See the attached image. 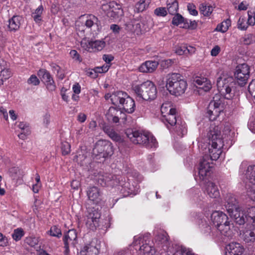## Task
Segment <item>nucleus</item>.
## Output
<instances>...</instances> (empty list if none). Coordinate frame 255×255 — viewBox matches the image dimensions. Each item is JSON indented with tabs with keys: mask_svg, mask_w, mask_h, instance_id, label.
Instances as JSON below:
<instances>
[{
	"mask_svg": "<svg viewBox=\"0 0 255 255\" xmlns=\"http://www.w3.org/2000/svg\"><path fill=\"white\" fill-rule=\"evenodd\" d=\"M221 80V78L218 79L217 85L218 91L224 96L216 94L213 97V100L210 102L207 109V117L209 118L211 121L217 120L220 115L223 113L227 105L226 103L225 100H231L234 96V94L231 93L232 89L231 87L226 83L227 79H224L223 81Z\"/></svg>",
	"mask_w": 255,
	"mask_h": 255,
	"instance_id": "f257e3e1",
	"label": "nucleus"
},
{
	"mask_svg": "<svg viewBox=\"0 0 255 255\" xmlns=\"http://www.w3.org/2000/svg\"><path fill=\"white\" fill-rule=\"evenodd\" d=\"M207 137L209 140V144L210 146L209 147V152L210 153V157L208 155V158L207 161L210 163L208 160L209 158L211 160H216L222 152V148L225 149H229L234 143L233 140L229 139V140L225 142L224 140V137L223 135L221 133L220 129L213 128L210 130L207 134ZM207 156L205 155L200 163L203 161L204 157ZM210 164V163H209ZM211 165V164H210Z\"/></svg>",
	"mask_w": 255,
	"mask_h": 255,
	"instance_id": "f03ea898",
	"label": "nucleus"
},
{
	"mask_svg": "<svg viewBox=\"0 0 255 255\" xmlns=\"http://www.w3.org/2000/svg\"><path fill=\"white\" fill-rule=\"evenodd\" d=\"M208 156L204 157L203 161L199 164L198 175L201 180L204 181L205 191L211 198H216L219 196L220 193L217 186L212 182L209 181V176L212 172L213 166L207 161Z\"/></svg>",
	"mask_w": 255,
	"mask_h": 255,
	"instance_id": "7ed1b4c3",
	"label": "nucleus"
},
{
	"mask_svg": "<svg viewBox=\"0 0 255 255\" xmlns=\"http://www.w3.org/2000/svg\"><path fill=\"white\" fill-rule=\"evenodd\" d=\"M125 133L134 144H143L148 148L155 147L157 144L155 137L148 131L142 128H126Z\"/></svg>",
	"mask_w": 255,
	"mask_h": 255,
	"instance_id": "20e7f679",
	"label": "nucleus"
},
{
	"mask_svg": "<svg viewBox=\"0 0 255 255\" xmlns=\"http://www.w3.org/2000/svg\"><path fill=\"white\" fill-rule=\"evenodd\" d=\"M165 86L170 94L178 96L185 93L187 83L180 74L172 73L167 75Z\"/></svg>",
	"mask_w": 255,
	"mask_h": 255,
	"instance_id": "39448f33",
	"label": "nucleus"
},
{
	"mask_svg": "<svg viewBox=\"0 0 255 255\" xmlns=\"http://www.w3.org/2000/svg\"><path fill=\"white\" fill-rule=\"evenodd\" d=\"M114 153L112 143L108 140H98L93 149V158L98 162H103L105 158Z\"/></svg>",
	"mask_w": 255,
	"mask_h": 255,
	"instance_id": "423d86ee",
	"label": "nucleus"
},
{
	"mask_svg": "<svg viewBox=\"0 0 255 255\" xmlns=\"http://www.w3.org/2000/svg\"><path fill=\"white\" fill-rule=\"evenodd\" d=\"M132 90L137 97L145 101L153 100L156 97V87L150 81L135 86Z\"/></svg>",
	"mask_w": 255,
	"mask_h": 255,
	"instance_id": "0eeeda50",
	"label": "nucleus"
},
{
	"mask_svg": "<svg viewBox=\"0 0 255 255\" xmlns=\"http://www.w3.org/2000/svg\"><path fill=\"white\" fill-rule=\"evenodd\" d=\"M118 97L114 96L113 101L118 102L120 109H123L128 114L133 113L135 109V104L134 100L126 92L122 91L118 93Z\"/></svg>",
	"mask_w": 255,
	"mask_h": 255,
	"instance_id": "6e6552de",
	"label": "nucleus"
},
{
	"mask_svg": "<svg viewBox=\"0 0 255 255\" xmlns=\"http://www.w3.org/2000/svg\"><path fill=\"white\" fill-rule=\"evenodd\" d=\"M235 82L240 86L243 87L248 83L250 76V67L246 63L238 65L234 74Z\"/></svg>",
	"mask_w": 255,
	"mask_h": 255,
	"instance_id": "1a4fd4ad",
	"label": "nucleus"
},
{
	"mask_svg": "<svg viewBox=\"0 0 255 255\" xmlns=\"http://www.w3.org/2000/svg\"><path fill=\"white\" fill-rule=\"evenodd\" d=\"M102 9L107 11V16L111 19H118L124 15L121 5L115 1L102 4Z\"/></svg>",
	"mask_w": 255,
	"mask_h": 255,
	"instance_id": "9d476101",
	"label": "nucleus"
},
{
	"mask_svg": "<svg viewBox=\"0 0 255 255\" xmlns=\"http://www.w3.org/2000/svg\"><path fill=\"white\" fill-rule=\"evenodd\" d=\"M62 241L64 244V254L65 255H69L70 253V247H74L78 244L77 233L76 230L71 229L65 232Z\"/></svg>",
	"mask_w": 255,
	"mask_h": 255,
	"instance_id": "9b49d317",
	"label": "nucleus"
},
{
	"mask_svg": "<svg viewBox=\"0 0 255 255\" xmlns=\"http://www.w3.org/2000/svg\"><path fill=\"white\" fill-rule=\"evenodd\" d=\"M92 174L96 177V180L99 184L103 186H117L119 176L112 174L104 173L102 172H93Z\"/></svg>",
	"mask_w": 255,
	"mask_h": 255,
	"instance_id": "f8f14e48",
	"label": "nucleus"
},
{
	"mask_svg": "<svg viewBox=\"0 0 255 255\" xmlns=\"http://www.w3.org/2000/svg\"><path fill=\"white\" fill-rule=\"evenodd\" d=\"M88 214L86 225L91 230L95 231L99 226V219L101 213L95 207L87 208Z\"/></svg>",
	"mask_w": 255,
	"mask_h": 255,
	"instance_id": "ddd939ff",
	"label": "nucleus"
},
{
	"mask_svg": "<svg viewBox=\"0 0 255 255\" xmlns=\"http://www.w3.org/2000/svg\"><path fill=\"white\" fill-rule=\"evenodd\" d=\"M100 249V242L97 238H93L81 248L80 255H98Z\"/></svg>",
	"mask_w": 255,
	"mask_h": 255,
	"instance_id": "4468645a",
	"label": "nucleus"
},
{
	"mask_svg": "<svg viewBox=\"0 0 255 255\" xmlns=\"http://www.w3.org/2000/svg\"><path fill=\"white\" fill-rule=\"evenodd\" d=\"M118 179L116 186L118 187V189L123 197H127L130 194H134V186L131 185L128 181H127L125 177L119 176Z\"/></svg>",
	"mask_w": 255,
	"mask_h": 255,
	"instance_id": "2eb2a0df",
	"label": "nucleus"
},
{
	"mask_svg": "<svg viewBox=\"0 0 255 255\" xmlns=\"http://www.w3.org/2000/svg\"><path fill=\"white\" fill-rule=\"evenodd\" d=\"M142 243V246L139 247L138 255H154L155 253L154 249L148 244L143 243V239L141 236L134 237L133 244L134 246L140 245Z\"/></svg>",
	"mask_w": 255,
	"mask_h": 255,
	"instance_id": "dca6fc26",
	"label": "nucleus"
},
{
	"mask_svg": "<svg viewBox=\"0 0 255 255\" xmlns=\"http://www.w3.org/2000/svg\"><path fill=\"white\" fill-rule=\"evenodd\" d=\"M196 220L202 232L204 234H210L213 237L217 236V235H215V234L216 231L215 230L214 227H211L208 223L209 220L207 218H204V217L201 218L200 216H197Z\"/></svg>",
	"mask_w": 255,
	"mask_h": 255,
	"instance_id": "f3484780",
	"label": "nucleus"
},
{
	"mask_svg": "<svg viewBox=\"0 0 255 255\" xmlns=\"http://www.w3.org/2000/svg\"><path fill=\"white\" fill-rule=\"evenodd\" d=\"M211 221L215 227V230L217 231V228L223 224L226 221L228 220V216L222 211H215L211 215Z\"/></svg>",
	"mask_w": 255,
	"mask_h": 255,
	"instance_id": "a211bd4d",
	"label": "nucleus"
},
{
	"mask_svg": "<svg viewBox=\"0 0 255 255\" xmlns=\"http://www.w3.org/2000/svg\"><path fill=\"white\" fill-rule=\"evenodd\" d=\"M87 194L89 200L96 205L102 199V193L100 189L96 186L89 187L87 191Z\"/></svg>",
	"mask_w": 255,
	"mask_h": 255,
	"instance_id": "6ab92c4d",
	"label": "nucleus"
},
{
	"mask_svg": "<svg viewBox=\"0 0 255 255\" xmlns=\"http://www.w3.org/2000/svg\"><path fill=\"white\" fill-rule=\"evenodd\" d=\"M100 22L97 17L93 14H88L86 16L85 25L87 28L93 30L94 31H99Z\"/></svg>",
	"mask_w": 255,
	"mask_h": 255,
	"instance_id": "aec40b11",
	"label": "nucleus"
},
{
	"mask_svg": "<svg viewBox=\"0 0 255 255\" xmlns=\"http://www.w3.org/2000/svg\"><path fill=\"white\" fill-rule=\"evenodd\" d=\"M159 63L156 61H146L139 67L138 69L142 73H152L156 69Z\"/></svg>",
	"mask_w": 255,
	"mask_h": 255,
	"instance_id": "412c9836",
	"label": "nucleus"
},
{
	"mask_svg": "<svg viewBox=\"0 0 255 255\" xmlns=\"http://www.w3.org/2000/svg\"><path fill=\"white\" fill-rule=\"evenodd\" d=\"M23 18L19 15H13L8 20V28L10 31L15 32L17 31L20 26Z\"/></svg>",
	"mask_w": 255,
	"mask_h": 255,
	"instance_id": "4be33fe9",
	"label": "nucleus"
},
{
	"mask_svg": "<svg viewBox=\"0 0 255 255\" xmlns=\"http://www.w3.org/2000/svg\"><path fill=\"white\" fill-rule=\"evenodd\" d=\"M226 248L231 255H242L245 251L243 246L236 242L230 243Z\"/></svg>",
	"mask_w": 255,
	"mask_h": 255,
	"instance_id": "5701e85b",
	"label": "nucleus"
},
{
	"mask_svg": "<svg viewBox=\"0 0 255 255\" xmlns=\"http://www.w3.org/2000/svg\"><path fill=\"white\" fill-rule=\"evenodd\" d=\"M225 208L228 212L233 210L237 209L239 207L236 198L232 194H227L225 198Z\"/></svg>",
	"mask_w": 255,
	"mask_h": 255,
	"instance_id": "b1692460",
	"label": "nucleus"
},
{
	"mask_svg": "<svg viewBox=\"0 0 255 255\" xmlns=\"http://www.w3.org/2000/svg\"><path fill=\"white\" fill-rule=\"evenodd\" d=\"M231 225L230 222L227 220L221 226H219L218 228H217V234L216 235L218 236V234L220 233L226 237H231L232 234V231L231 230Z\"/></svg>",
	"mask_w": 255,
	"mask_h": 255,
	"instance_id": "393cba45",
	"label": "nucleus"
},
{
	"mask_svg": "<svg viewBox=\"0 0 255 255\" xmlns=\"http://www.w3.org/2000/svg\"><path fill=\"white\" fill-rule=\"evenodd\" d=\"M244 240L246 243L255 241V226L251 225L243 234Z\"/></svg>",
	"mask_w": 255,
	"mask_h": 255,
	"instance_id": "a878e982",
	"label": "nucleus"
},
{
	"mask_svg": "<svg viewBox=\"0 0 255 255\" xmlns=\"http://www.w3.org/2000/svg\"><path fill=\"white\" fill-rule=\"evenodd\" d=\"M194 82L199 86H203L201 88L206 92L209 91L212 88L211 83L206 78L196 77Z\"/></svg>",
	"mask_w": 255,
	"mask_h": 255,
	"instance_id": "bb28decb",
	"label": "nucleus"
},
{
	"mask_svg": "<svg viewBox=\"0 0 255 255\" xmlns=\"http://www.w3.org/2000/svg\"><path fill=\"white\" fill-rule=\"evenodd\" d=\"M246 177L252 186H255V165H250L246 171Z\"/></svg>",
	"mask_w": 255,
	"mask_h": 255,
	"instance_id": "cd10ccee",
	"label": "nucleus"
},
{
	"mask_svg": "<svg viewBox=\"0 0 255 255\" xmlns=\"http://www.w3.org/2000/svg\"><path fill=\"white\" fill-rule=\"evenodd\" d=\"M175 115L176 113H172L167 115H163V118H162L161 120L167 127L168 125H169L170 126H173L177 122V119Z\"/></svg>",
	"mask_w": 255,
	"mask_h": 255,
	"instance_id": "c85d7f7f",
	"label": "nucleus"
},
{
	"mask_svg": "<svg viewBox=\"0 0 255 255\" xmlns=\"http://www.w3.org/2000/svg\"><path fill=\"white\" fill-rule=\"evenodd\" d=\"M167 9L169 14L174 15L178 10V2L177 0H167Z\"/></svg>",
	"mask_w": 255,
	"mask_h": 255,
	"instance_id": "c756f323",
	"label": "nucleus"
},
{
	"mask_svg": "<svg viewBox=\"0 0 255 255\" xmlns=\"http://www.w3.org/2000/svg\"><path fill=\"white\" fill-rule=\"evenodd\" d=\"M104 132L114 141L122 142L123 139L122 136L118 133L115 128H103Z\"/></svg>",
	"mask_w": 255,
	"mask_h": 255,
	"instance_id": "7c9ffc66",
	"label": "nucleus"
},
{
	"mask_svg": "<svg viewBox=\"0 0 255 255\" xmlns=\"http://www.w3.org/2000/svg\"><path fill=\"white\" fill-rule=\"evenodd\" d=\"M44 10L43 6L42 4L40 5L34 12H32L31 16L33 18L34 21L37 24H40L42 21L41 15Z\"/></svg>",
	"mask_w": 255,
	"mask_h": 255,
	"instance_id": "2f4dec72",
	"label": "nucleus"
},
{
	"mask_svg": "<svg viewBox=\"0 0 255 255\" xmlns=\"http://www.w3.org/2000/svg\"><path fill=\"white\" fill-rule=\"evenodd\" d=\"M151 0H139L135 5L134 11L137 12H142L148 6Z\"/></svg>",
	"mask_w": 255,
	"mask_h": 255,
	"instance_id": "473e14b6",
	"label": "nucleus"
},
{
	"mask_svg": "<svg viewBox=\"0 0 255 255\" xmlns=\"http://www.w3.org/2000/svg\"><path fill=\"white\" fill-rule=\"evenodd\" d=\"M105 42L104 41L96 40L90 41L88 43V47L89 48H92L96 50L100 51L105 47Z\"/></svg>",
	"mask_w": 255,
	"mask_h": 255,
	"instance_id": "72a5a7b5",
	"label": "nucleus"
},
{
	"mask_svg": "<svg viewBox=\"0 0 255 255\" xmlns=\"http://www.w3.org/2000/svg\"><path fill=\"white\" fill-rule=\"evenodd\" d=\"M199 10L201 14L204 16H208L212 13L213 7L206 3H202L200 5Z\"/></svg>",
	"mask_w": 255,
	"mask_h": 255,
	"instance_id": "f704fd0d",
	"label": "nucleus"
},
{
	"mask_svg": "<svg viewBox=\"0 0 255 255\" xmlns=\"http://www.w3.org/2000/svg\"><path fill=\"white\" fill-rule=\"evenodd\" d=\"M38 75L41 77L42 81L45 84L53 78L50 73L45 69H40L38 71Z\"/></svg>",
	"mask_w": 255,
	"mask_h": 255,
	"instance_id": "c9c22d12",
	"label": "nucleus"
},
{
	"mask_svg": "<svg viewBox=\"0 0 255 255\" xmlns=\"http://www.w3.org/2000/svg\"><path fill=\"white\" fill-rule=\"evenodd\" d=\"M156 242H158V244H163L166 246L168 241V237L166 233L161 232L159 233L155 237Z\"/></svg>",
	"mask_w": 255,
	"mask_h": 255,
	"instance_id": "e433bc0d",
	"label": "nucleus"
},
{
	"mask_svg": "<svg viewBox=\"0 0 255 255\" xmlns=\"http://www.w3.org/2000/svg\"><path fill=\"white\" fill-rule=\"evenodd\" d=\"M39 242V238L34 236H28L25 238L24 242L31 247H34Z\"/></svg>",
	"mask_w": 255,
	"mask_h": 255,
	"instance_id": "4c0bfd02",
	"label": "nucleus"
},
{
	"mask_svg": "<svg viewBox=\"0 0 255 255\" xmlns=\"http://www.w3.org/2000/svg\"><path fill=\"white\" fill-rule=\"evenodd\" d=\"M248 217L246 219L249 223L255 226V207H252L247 210Z\"/></svg>",
	"mask_w": 255,
	"mask_h": 255,
	"instance_id": "58836bf2",
	"label": "nucleus"
},
{
	"mask_svg": "<svg viewBox=\"0 0 255 255\" xmlns=\"http://www.w3.org/2000/svg\"><path fill=\"white\" fill-rule=\"evenodd\" d=\"M24 235V232L23 230L21 228H19L14 230L12 234V237L14 241L17 242L20 240Z\"/></svg>",
	"mask_w": 255,
	"mask_h": 255,
	"instance_id": "ea45409f",
	"label": "nucleus"
},
{
	"mask_svg": "<svg viewBox=\"0 0 255 255\" xmlns=\"http://www.w3.org/2000/svg\"><path fill=\"white\" fill-rule=\"evenodd\" d=\"M174 15V16L172 20V23L174 25L178 26L181 23H183V25L184 24L186 19L184 18L180 14L177 12Z\"/></svg>",
	"mask_w": 255,
	"mask_h": 255,
	"instance_id": "a19ab883",
	"label": "nucleus"
},
{
	"mask_svg": "<svg viewBox=\"0 0 255 255\" xmlns=\"http://www.w3.org/2000/svg\"><path fill=\"white\" fill-rule=\"evenodd\" d=\"M50 236L60 238L62 236V232L60 228L57 226H53L48 231Z\"/></svg>",
	"mask_w": 255,
	"mask_h": 255,
	"instance_id": "79ce46f5",
	"label": "nucleus"
},
{
	"mask_svg": "<svg viewBox=\"0 0 255 255\" xmlns=\"http://www.w3.org/2000/svg\"><path fill=\"white\" fill-rule=\"evenodd\" d=\"M61 149L62 155H67L70 152L71 145L70 143L67 141H62L61 143Z\"/></svg>",
	"mask_w": 255,
	"mask_h": 255,
	"instance_id": "37998d69",
	"label": "nucleus"
},
{
	"mask_svg": "<svg viewBox=\"0 0 255 255\" xmlns=\"http://www.w3.org/2000/svg\"><path fill=\"white\" fill-rule=\"evenodd\" d=\"M167 104H163L161 107V112L162 114V118L163 115H167L170 113H176V110L175 108H171L169 106H167Z\"/></svg>",
	"mask_w": 255,
	"mask_h": 255,
	"instance_id": "c03bdc74",
	"label": "nucleus"
},
{
	"mask_svg": "<svg viewBox=\"0 0 255 255\" xmlns=\"http://www.w3.org/2000/svg\"><path fill=\"white\" fill-rule=\"evenodd\" d=\"M249 25L248 21H246V19L243 17H240L238 21V28L242 30H245Z\"/></svg>",
	"mask_w": 255,
	"mask_h": 255,
	"instance_id": "a18cd8bd",
	"label": "nucleus"
},
{
	"mask_svg": "<svg viewBox=\"0 0 255 255\" xmlns=\"http://www.w3.org/2000/svg\"><path fill=\"white\" fill-rule=\"evenodd\" d=\"M169 131L171 133L176 134L179 137H183L187 132V128H170Z\"/></svg>",
	"mask_w": 255,
	"mask_h": 255,
	"instance_id": "49530a36",
	"label": "nucleus"
},
{
	"mask_svg": "<svg viewBox=\"0 0 255 255\" xmlns=\"http://www.w3.org/2000/svg\"><path fill=\"white\" fill-rule=\"evenodd\" d=\"M248 214H246L245 213H243L241 215L239 216V218L235 217L234 221L240 225H244L245 223L250 224L249 221L246 219L248 217Z\"/></svg>",
	"mask_w": 255,
	"mask_h": 255,
	"instance_id": "de8ad7c7",
	"label": "nucleus"
},
{
	"mask_svg": "<svg viewBox=\"0 0 255 255\" xmlns=\"http://www.w3.org/2000/svg\"><path fill=\"white\" fill-rule=\"evenodd\" d=\"M246 188L248 196L255 201V186L250 187V184H248L246 185Z\"/></svg>",
	"mask_w": 255,
	"mask_h": 255,
	"instance_id": "09e8293b",
	"label": "nucleus"
},
{
	"mask_svg": "<svg viewBox=\"0 0 255 255\" xmlns=\"http://www.w3.org/2000/svg\"><path fill=\"white\" fill-rule=\"evenodd\" d=\"M244 213V211L241 210L240 207L237 208V209L233 210L228 212L231 218L234 220L235 219V217L239 218V216L241 215Z\"/></svg>",
	"mask_w": 255,
	"mask_h": 255,
	"instance_id": "8fccbe9b",
	"label": "nucleus"
},
{
	"mask_svg": "<svg viewBox=\"0 0 255 255\" xmlns=\"http://www.w3.org/2000/svg\"><path fill=\"white\" fill-rule=\"evenodd\" d=\"M197 24L195 20L192 21L186 19L182 27L186 29L190 28L191 29H194L197 27Z\"/></svg>",
	"mask_w": 255,
	"mask_h": 255,
	"instance_id": "3c124183",
	"label": "nucleus"
},
{
	"mask_svg": "<svg viewBox=\"0 0 255 255\" xmlns=\"http://www.w3.org/2000/svg\"><path fill=\"white\" fill-rule=\"evenodd\" d=\"M244 43L246 45H250L255 42V35L253 34H248L244 37Z\"/></svg>",
	"mask_w": 255,
	"mask_h": 255,
	"instance_id": "603ef678",
	"label": "nucleus"
},
{
	"mask_svg": "<svg viewBox=\"0 0 255 255\" xmlns=\"http://www.w3.org/2000/svg\"><path fill=\"white\" fill-rule=\"evenodd\" d=\"M154 13L158 16H165L167 15V12L165 7H159L154 10Z\"/></svg>",
	"mask_w": 255,
	"mask_h": 255,
	"instance_id": "864d4df0",
	"label": "nucleus"
},
{
	"mask_svg": "<svg viewBox=\"0 0 255 255\" xmlns=\"http://www.w3.org/2000/svg\"><path fill=\"white\" fill-rule=\"evenodd\" d=\"M21 130L17 136L21 139H25L27 136L29 135L31 133L30 130L29 128H20Z\"/></svg>",
	"mask_w": 255,
	"mask_h": 255,
	"instance_id": "5fc2aeb1",
	"label": "nucleus"
},
{
	"mask_svg": "<svg viewBox=\"0 0 255 255\" xmlns=\"http://www.w3.org/2000/svg\"><path fill=\"white\" fill-rule=\"evenodd\" d=\"M27 83L29 85L38 86L40 84V81L35 75H32L27 79Z\"/></svg>",
	"mask_w": 255,
	"mask_h": 255,
	"instance_id": "6e6d98bb",
	"label": "nucleus"
},
{
	"mask_svg": "<svg viewBox=\"0 0 255 255\" xmlns=\"http://www.w3.org/2000/svg\"><path fill=\"white\" fill-rule=\"evenodd\" d=\"M174 60L171 59H168L162 60L160 62V66L162 69H167L170 67L173 63Z\"/></svg>",
	"mask_w": 255,
	"mask_h": 255,
	"instance_id": "4d7b16f0",
	"label": "nucleus"
},
{
	"mask_svg": "<svg viewBox=\"0 0 255 255\" xmlns=\"http://www.w3.org/2000/svg\"><path fill=\"white\" fill-rule=\"evenodd\" d=\"M175 50V52L179 55H186V44H182L177 46Z\"/></svg>",
	"mask_w": 255,
	"mask_h": 255,
	"instance_id": "13d9d810",
	"label": "nucleus"
},
{
	"mask_svg": "<svg viewBox=\"0 0 255 255\" xmlns=\"http://www.w3.org/2000/svg\"><path fill=\"white\" fill-rule=\"evenodd\" d=\"M0 76L6 80L11 77V72L9 69L4 68L1 70Z\"/></svg>",
	"mask_w": 255,
	"mask_h": 255,
	"instance_id": "bf43d9fd",
	"label": "nucleus"
},
{
	"mask_svg": "<svg viewBox=\"0 0 255 255\" xmlns=\"http://www.w3.org/2000/svg\"><path fill=\"white\" fill-rule=\"evenodd\" d=\"M122 91H118L116 92H114L112 95L110 93L106 94L105 96V98L106 100H108L109 99H111V100L112 101V103L115 106H118V102H115L114 101H113L114 96L118 97V93H121Z\"/></svg>",
	"mask_w": 255,
	"mask_h": 255,
	"instance_id": "052dcab7",
	"label": "nucleus"
},
{
	"mask_svg": "<svg viewBox=\"0 0 255 255\" xmlns=\"http://www.w3.org/2000/svg\"><path fill=\"white\" fill-rule=\"evenodd\" d=\"M248 91L250 94L255 99V79L253 80L248 86Z\"/></svg>",
	"mask_w": 255,
	"mask_h": 255,
	"instance_id": "680f3d73",
	"label": "nucleus"
},
{
	"mask_svg": "<svg viewBox=\"0 0 255 255\" xmlns=\"http://www.w3.org/2000/svg\"><path fill=\"white\" fill-rule=\"evenodd\" d=\"M187 9L190 14L196 16L198 14V11L196 9L195 5L191 3H189L187 5Z\"/></svg>",
	"mask_w": 255,
	"mask_h": 255,
	"instance_id": "e2e57ef3",
	"label": "nucleus"
},
{
	"mask_svg": "<svg viewBox=\"0 0 255 255\" xmlns=\"http://www.w3.org/2000/svg\"><path fill=\"white\" fill-rule=\"evenodd\" d=\"M84 71L87 76L90 77L92 78H96L98 76L96 70H94V69H88L85 68L84 69Z\"/></svg>",
	"mask_w": 255,
	"mask_h": 255,
	"instance_id": "0e129e2a",
	"label": "nucleus"
},
{
	"mask_svg": "<svg viewBox=\"0 0 255 255\" xmlns=\"http://www.w3.org/2000/svg\"><path fill=\"white\" fill-rule=\"evenodd\" d=\"M45 85L48 90L50 92H52L56 89V85L53 78L52 80H50L47 83H45Z\"/></svg>",
	"mask_w": 255,
	"mask_h": 255,
	"instance_id": "69168bd1",
	"label": "nucleus"
},
{
	"mask_svg": "<svg viewBox=\"0 0 255 255\" xmlns=\"http://www.w3.org/2000/svg\"><path fill=\"white\" fill-rule=\"evenodd\" d=\"M110 66L106 65V66H103L101 67H97L94 68V70H96L97 74L98 75L99 73H105L107 72L109 69Z\"/></svg>",
	"mask_w": 255,
	"mask_h": 255,
	"instance_id": "338daca9",
	"label": "nucleus"
},
{
	"mask_svg": "<svg viewBox=\"0 0 255 255\" xmlns=\"http://www.w3.org/2000/svg\"><path fill=\"white\" fill-rule=\"evenodd\" d=\"M70 55L73 59H74L77 61H78L79 62L82 61V59L81 58L80 55L78 54V53L77 52V51L76 50H71V51L70 52Z\"/></svg>",
	"mask_w": 255,
	"mask_h": 255,
	"instance_id": "774afa93",
	"label": "nucleus"
}]
</instances>
